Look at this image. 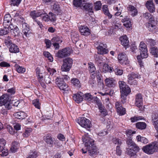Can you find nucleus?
I'll return each mask as SVG.
<instances>
[{
  "label": "nucleus",
  "instance_id": "28",
  "mask_svg": "<svg viewBox=\"0 0 158 158\" xmlns=\"http://www.w3.org/2000/svg\"><path fill=\"white\" fill-rule=\"evenodd\" d=\"M43 13H42L39 11H34L30 13V15L32 18L35 20L36 18L41 16Z\"/></svg>",
  "mask_w": 158,
  "mask_h": 158
},
{
  "label": "nucleus",
  "instance_id": "29",
  "mask_svg": "<svg viewBox=\"0 0 158 158\" xmlns=\"http://www.w3.org/2000/svg\"><path fill=\"white\" fill-rule=\"evenodd\" d=\"M11 32L12 35L15 37L17 36L19 37L22 34V33H21L19 31V28L17 27L14 28L13 30H12V31H11Z\"/></svg>",
  "mask_w": 158,
  "mask_h": 158
},
{
  "label": "nucleus",
  "instance_id": "34",
  "mask_svg": "<svg viewBox=\"0 0 158 158\" xmlns=\"http://www.w3.org/2000/svg\"><path fill=\"white\" fill-rule=\"evenodd\" d=\"M19 20L21 23L22 25V29H29V25L25 23V21L23 17L19 18Z\"/></svg>",
  "mask_w": 158,
  "mask_h": 158
},
{
  "label": "nucleus",
  "instance_id": "44",
  "mask_svg": "<svg viewBox=\"0 0 158 158\" xmlns=\"http://www.w3.org/2000/svg\"><path fill=\"white\" fill-rule=\"evenodd\" d=\"M118 6H114V9L117 11L115 14V16H118L121 14V11L122 10V8L120 6V4H119Z\"/></svg>",
  "mask_w": 158,
  "mask_h": 158
},
{
  "label": "nucleus",
  "instance_id": "24",
  "mask_svg": "<svg viewBox=\"0 0 158 158\" xmlns=\"http://www.w3.org/2000/svg\"><path fill=\"white\" fill-rule=\"evenodd\" d=\"M86 149L88 150L89 154L91 156L95 154L97 152V148L95 145L86 148Z\"/></svg>",
  "mask_w": 158,
  "mask_h": 158
},
{
  "label": "nucleus",
  "instance_id": "62",
  "mask_svg": "<svg viewBox=\"0 0 158 158\" xmlns=\"http://www.w3.org/2000/svg\"><path fill=\"white\" fill-rule=\"evenodd\" d=\"M49 16L50 17V20L52 21H54L56 19L55 15L52 13L50 12L49 13Z\"/></svg>",
  "mask_w": 158,
  "mask_h": 158
},
{
  "label": "nucleus",
  "instance_id": "63",
  "mask_svg": "<svg viewBox=\"0 0 158 158\" xmlns=\"http://www.w3.org/2000/svg\"><path fill=\"white\" fill-rule=\"evenodd\" d=\"M8 32V30L6 29L5 28L4 29H0V36H2L7 34Z\"/></svg>",
  "mask_w": 158,
  "mask_h": 158
},
{
  "label": "nucleus",
  "instance_id": "8",
  "mask_svg": "<svg viewBox=\"0 0 158 158\" xmlns=\"http://www.w3.org/2000/svg\"><path fill=\"white\" fill-rule=\"evenodd\" d=\"M98 66L101 71L103 73H105L108 72H111L113 71L114 68L110 67L104 62H100L98 64Z\"/></svg>",
  "mask_w": 158,
  "mask_h": 158
},
{
  "label": "nucleus",
  "instance_id": "1",
  "mask_svg": "<svg viewBox=\"0 0 158 158\" xmlns=\"http://www.w3.org/2000/svg\"><path fill=\"white\" fill-rule=\"evenodd\" d=\"M142 150L147 154H152L158 151V143L156 142L152 143L143 147Z\"/></svg>",
  "mask_w": 158,
  "mask_h": 158
},
{
  "label": "nucleus",
  "instance_id": "50",
  "mask_svg": "<svg viewBox=\"0 0 158 158\" xmlns=\"http://www.w3.org/2000/svg\"><path fill=\"white\" fill-rule=\"evenodd\" d=\"M32 104L36 108L38 109H40V104L38 99H36L33 100Z\"/></svg>",
  "mask_w": 158,
  "mask_h": 158
},
{
  "label": "nucleus",
  "instance_id": "25",
  "mask_svg": "<svg viewBox=\"0 0 158 158\" xmlns=\"http://www.w3.org/2000/svg\"><path fill=\"white\" fill-rule=\"evenodd\" d=\"M45 141L48 146L52 147L54 143V140L52 138L50 135L47 136L45 139Z\"/></svg>",
  "mask_w": 158,
  "mask_h": 158
},
{
  "label": "nucleus",
  "instance_id": "52",
  "mask_svg": "<svg viewBox=\"0 0 158 158\" xmlns=\"http://www.w3.org/2000/svg\"><path fill=\"white\" fill-rule=\"evenodd\" d=\"M10 39L11 38L10 37L8 36L5 40V43L6 45L7 46V47H10L11 44H13L12 43Z\"/></svg>",
  "mask_w": 158,
  "mask_h": 158
},
{
  "label": "nucleus",
  "instance_id": "51",
  "mask_svg": "<svg viewBox=\"0 0 158 158\" xmlns=\"http://www.w3.org/2000/svg\"><path fill=\"white\" fill-rule=\"evenodd\" d=\"M44 55L46 57L48 58L50 62H52L53 60V58L51 54L48 52H44Z\"/></svg>",
  "mask_w": 158,
  "mask_h": 158
},
{
  "label": "nucleus",
  "instance_id": "27",
  "mask_svg": "<svg viewBox=\"0 0 158 158\" xmlns=\"http://www.w3.org/2000/svg\"><path fill=\"white\" fill-rule=\"evenodd\" d=\"M9 50L11 53H16L19 52V48L15 44H11L9 47Z\"/></svg>",
  "mask_w": 158,
  "mask_h": 158
},
{
  "label": "nucleus",
  "instance_id": "3",
  "mask_svg": "<svg viewBox=\"0 0 158 158\" xmlns=\"http://www.w3.org/2000/svg\"><path fill=\"white\" fill-rule=\"evenodd\" d=\"M63 64L61 67V70L63 72H68L71 68L73 60L70 58L68 57L64 60L63 61Z\"/></svg>",
  "mask_w": 158,
  "mask_h": 158
},
{
  "label": "nucleus",
  "instance_id": "48",
  "mask_svg": "<svg viewBox=\"0 0 158 158\" xmlns=\"http://www.w3.org/2000/svg\"><path fill=\"white\" fill-rule=\"evenodd\" d=\"M21 0H10V4L11 6H18L21 2Z\"/></svg>",
  "mask_w": 158,
  "mask_h": 158
},
{
  "label": "nucleus",
  "instance_id": "4",
  "mask_svg": "<svg viewBox=\"0 0 158 158\" xmlns=\"http://www.w3.org/2000/svg\"><path fill=\"white\" fill-rule=\"evenodd\" d=\"M72 50L69 48H66L58 51L56 56L59 58H63L70 55Z\"/></svg>",
  "mask_w": 158,
  "mask_h": 158
},
{
  "label": "nucleus",
  "instance_id": "5",
  "mask_svg": "<svg viewBox=\"0 0 158 158\" xmlns=\"http://www.w3.org/2000/svg\"><path fill=\"white\" fill-rule=\"evenodd\" d=\"M77 122L81 126L89 131V128L91 127V123L88 119L85 117L79 118L77 120Z\"/></svg>",
  "mask_w": 158,
  "mask_h": 158
},
{
  "label": "nucleus",
  "instance_id": "16",
  "mask_svg": "<svg viewBox=\"0 0 158 158\" xmlns=\"http://www.w3.org/2000/svg\"><path fill=\"white\" fill-rule=\"evenodd\" d=\"M106 44H101L100 45L97 47L98 53L102 55L107 53L108 52V51L106 49Z\"/></svg>",
  "mask_w": 158,
  "mask_h": 158
},
{
  "label": "nucleus",
  "instance_id": "55",
  "mask_svg": "<svg viewBox=\"0 0 158 158\" xmlns=\"http://www.w3.org/2000/svg\"><path fill=\"white\" fill-rule=\"evenodd\" d=\"M37 157V153L35 151L30 152L27 158H36Z\"/></svg>",
  "mask_w": 158,
  "mask_h": 158
},
{
  "label": "nucleus",
  "instance_id": "20",
  "mask_svg": "<svg viewBox=\"0 0 158 158\" xmlns=\"http://www.w3.org/2000/svg\"><path fill=\"white\" fill-rule=\"evenodd\" d=\"M106 85L110 87H114L115 85V81L112 78H107L105 80Z\"/></svg>",
  "mask_w": 158,
  "mask_h": 158
},
{
  "label": "nucleus",
  "instance_id": "64",
  "mask_svg": "<svg viewBox=\"0 0 158 158\" xmlns=\"http://www.w3.org/2000/svg\"><path fill=\"white\" fill-rule=\"evenodd\" d=\"M131 149L133 150L134 151H135L136 152L139 151L140 149V148L135 143L131 148L130 150H131Z\"/></svg>",
  "mask_w": 158,
  "mask_h": 158
},
{
  "label": "nucleus",
  "instance_id": "13",
  "mask_svg": "<svg viewBox=\"0 0 158 158\" xmlns=\"http://www.w3.org/2000/svg\"><path fill=\"white\" fill-rule=\"evenodd\" d=\"M135 104L138 107H140L142 106L143 97L141 94L139 93L136 95Z\"/></svg>",
  "mask_w": 158,
  "mask_h": 158
},
{
  "label": "nucleus",
  "instance_id": "11",
  "mask_svg": "<svg viewBox=\"0 0 158 158\" xmlns=\"http://www.w3.org/2000/svg\"><path fill=\"white\" fill-rule=\"evenodd\" d=\"M138 75L137 74L132 73L128 76V83L131 85H136V81L135 80V78H138Z\"/></svg>",
  "mask_w": 158,
  "mask_h": 158
},
{
  "label": "nucleus",
  "instance_id": "33",
  "mask_svg": "<svg viewBox=\"0 0 158 158\" xmlns=\"http://www.w3.org/2000/svg\"><path fill=\"white\" fill-rule=\"evenodd\" d=\"M16 118L19 119H24L26 117V114L23 112H19L16 113L15 114Z\"/></svg>",
  "mask_w": 158,
  "mask_h": 158
},
{
  "label": "nucleus",
  "instance_id": "22",
  "mask_svg": "<svg viewBox=\"0 0 158 158\" xmlns=\"http://www.w3.org/2000/svg\"><path fill=\"white\" fill-rule=\"evenodd\" d=\"M152 121L155 128L156 130H158V112L152 115Z\"/></svg>",
  "mask_w": 158,
  "mask_h": 158
},
{
  "label": "nucleus",
  "instance_id": "61",
  "mask_svg": "<svg viewBox=\"0 0 158 158\" xmlns=\"http://www.w3.org/2000/svg\"><path fill=\"white\" fill-rule=\"evenodd\" d=\"M113 70L114 71L116 74L118 75H121L123 73V70H122L118 69L117 68L114 69Z\"/></svg>",
  "mask_w": 158,
  "mask_h": 158
},
{
  "label": "nucleus",
  "instance_id": "21",
  "mask_svg": "<svg viewBox=\"0 0 158 158\" xmlns=\"http://www.w3.org/2000/svg\"><path fill=\"white\" fill-rule=\"evenodd\" d=\"M40 69L37 68L36 69V72L38 78L39 79V81L40 82V84L43 87H44L45 85L43 81V77L42 73H40Z\"/></svg>",
  "mask_w": 158,
  "mask_h": 158
},
{
  "label": "nucleus",
  "instance_id": "9",
  "mask_svg": "<svg viewBox=\"0 0 158 158\" xmlns=\"http://www.w3.org/2000/svg\"><path fill=\"white\" fill-rule=\"evenodd\" d=\"M56 83L60 89L64 91H68L69 88L64 82L62 81L61 78H57L56 80Z\"/></svg>",
  "mask_w": 158,
  "mask_h": 158
},
{
  "label": "nucleus",
  "instance_id": "40",
  "mask_svg": "<svg viewBox=\"0 0 158 158\" xmlns=\"http://www.w3.org/2000/svg\"><path fill=\"white\" fill-rule=\"evenodd\" d=\"M150 53L154 56L156 57H158V49L157 48L152 47L150 50Z\"/></svg>",
  "mask_w": 158,
  "mask_h": 158
},
{
  "label": "nucleus",
  "instance_id": "49",
  "mask_svg": "<svg viewBox=\"0 0 158 158\" xmlns=\"http://www.w3.org/2000/svg\"><path fill=\"white\" fill-rule=\"evenodd\" d=\"M32 129L31 128H27L25 130V132L23 134V136L24 137H28L30 133L32 132Z\"/></svg>",
  "mask_w": 158,
  "mask_h": 158
},
{
  "label": "nucleus",
  "instance_id": "38",
  "mask_svg": "<svg viewBox=\"0 0 158 158\" xmlns=\"http://www.w3.org/2000/svg\"><path fill=\"white\" fill-rule=\"evenodd\" d=\"M88 69L90 73H93L94 72H95L96 69L94 64L92 62L88 63Z\"/></svg>",
  "mask_w": 158,
  "mask_h": 158
},
{
  "label": "nucleus",
  "instance_id": "35",
  "mask_svg": "<svg viewBox=\"0 0 158 158\" xmlns=\"http://www.w3.org/2000/svg\"><path fill=\"white\" fill-rule=\"evenodd\" d=\"M128 10L131 12L132 15L133 16H135L137 13L136 8L132 6H129L128 7Z\"/></svg>",
  "mask_w": 158,
  "mask_h": 158
},
{
  "label": "nucleus",
  "instance_id": "30",
  "mask_svg": "<svg viewBox=\"0 0 158 158\" xmlns=\"http://www.w3.org/2000/svg\"><path fill=\"white\" fill-rule=\"evenodd\" d=\"M44 80L46 84H50L54 80V78L52 75H47L45 76Z\"/></svg>",
  "mask_w": 158,
  "mask_h": 158
},
{
  "label": "nucleus",
  "instance_id": "26",
  "mask_svg": "<svg viewBox=\"0 0 158 158\" xmlns=\"http://www.w3.org/2000/svg\"><path fill=\"white\" fill-rule=\"evenodd\" d=\"M122 22L124 23L123 25L126 27L130 28L131 26V21L130 19L127 18V16H125L123 19H122Z\"/></svg>",
  "mask_w": 158,
  "mask_h": 158
},
{
  "label": "nucleus",
  "instance_id": "31",
  "mask_svg": "<svg viewBox=\"0 0 158 158\" xmlns=\"http://www.w3.org/2000/svg\"><path fill=\"white\" fill-rule=\"evenodd\" d=\"M82 7L83 9L91 12L92 10V5L89 3H84L82 5Z\"/></svg>",
  "mask_w": 158,
  "mask_h": 158
},
{
  "label": "nucleus",
  "instance_id": "39",
  "mask_svg": "<svg viewBox=\"0 0 158 158\" xmlns=\"http://www.w3.org/2000/svg\"><path fill=\"white\" fill-rule=\"evenodd\" d=\"M52 11L57 15L60 13L61 10L59 5L57 4H54L53 6Z\"/></svg>",
  "mask_w": 158,
  "mask_h": 158
},
{
  "label": "nucleus",
  "instance_id": "15",
  "mask_svg": "<svg viewBox=\"0 0 158 158\" xmlns=\"http://www.w3.org/2000/svg\"><path fill=\"white\" fill-rule=\"evenodd\" d=\"M83 94L81 92H78L73 96V99L77 103H79L83 100Z\"/></svg>",
  "mask_w": 158,
  "mask_h": 158
},
{
  "label": "nucleus",
  "instance_id": "45",
  "mask_svg": "<svg viewBox=\"0 0 158 158\" xmlns=\"http://www.w3.org/2000/svg\"><path fill=\"white\" fill-rule=\"evenodd\" d=\"M62 42L61 38L58 36L54 37L51 40L52 42L61 43Z\"/></svg>",
  "mask_w": 158,
  "mask_h": 158
},
{
  "label": "nucleus",
  "instance_id": "47",
  "mask_svg": "<svg viewBox=\"0 0 158 158\" xmlns=\"http://www.w3.org/2000/svg\"><path fill=\"white\" fill-rule=\"evenodd\" d=\"M15 67L16 68L17 71L19 73H23L25 72L26 71L25 69L20 67L19 66L16 64L15 65Z\"/></svg>",
  "mask_w": 158,
  "mask_h": 158
},
{
  "label": "nucleus",
  "instance_id": "59",
  "mask_svg": "<svg viewBox=\"0 0 158 158\" xmlns=\"http://www.w3.org/2000/svg\"><path fill=\"white\" fill-rule=\"evenodd\" d=\"M123 107L122 104L121 102H117L115 103V108H116L117 111H119L120 108H122Z\"/></svg>",
  "mask_w": 158,
  "mask_h": 158
},
{
  "label": "nucleus",
  "instance_id": "54",
  "mask_svg": "<svg viewBox=\"0 0 158 158\" xmlns=\"http://www.w3.org/2000/svg\"><path fill=\"white\" fill-rule=\"evenodd\" d=\"M82 3V0H73V4L76 6L79 7Z\"/></svg>",
  "mask_w": 158,
  "mask_h": 158
},
{
  "label": "nucleus",
  "instance_id": "32",
  "mask_svg": "<svg viewBox=\"0 0 158 158\" xmlns=\"http://www.w3.org/2000/svg\"><path fill=\"white\" fill-rule=\"evenodd\" d=\"M136 127L138 129L143 130L146 128V124L144 122H138L136 123Z\"/></svg>",
  "mask_w": 158,
  "mask_h": 158
},
{
  "label": "nucleus",
  "instance_id": "7",
  "mask_svg": "<svg viewBox=\"0 0 158 158\" xmlns=\"http://www.w3.org/2000/svg\"><path fill=\"white\" fill-rule=\"evenodd\" d=\"M6 141L3 139H0V152L1 156H6L8 154V151L6 147Z\"/></svg>",
  "mask_w": 158,
  "mask_h": 158
},
{
  "label": "nucleus",
  "instance_id": "43",
  "mask_svg": "<svg viewBox=\"0 0 158 158\" xmlns=\"http://www.w3.org/2000/svg\"><path fill=\"white\" fill-rule=\"evenodd\" d=\"M143 17L147 19H150L151 21H154L155 20L154 17H153L151 14L149 13H146L143 15Z\"/></svg>",
  "mask_w": 158,
  "mask_h": 158
},
{
  "label": "nucleus",
  "instance_id": "41",
  "mask_svg": "<svg viewBox=\"0 0 158 158\" xmlns=\"http://www.w3.org/2000/svg\"><path fill=\"white\" fill-rule=\"evenodd\" d=\"M102 9H103V11L104 12V13L106 15H107L109 18H111L112 17V15L109 12L107 8V6L106 5L103 6Z\"/></svg>",
  "mask_w": 158,
  "mask_h": 158
},
{
  "label": "nucleus",
  "instance_id": "42",
  "mask_svg": "<svg viewBox=\"0 0 158 158\" xmlns=\"http://www.w3.org/2000/svg\"><path fill=\"white\" fill-rule=\"evenodd\" d=\"M71 39L73 42H76L78 40V35L77 32H74L71 35Z\"/></svg>",
  "mask_w": 158,
  "mask_h": 158
},
{
  "label": "nucleus",
  "instance_id": "53",
  "mask_svg": "<svg viewBox=\"0 0 158 158\" xmlns=\"http://www.w3.org/2000/svg\"><path fill=\"white\" fill-rule=\"evenodd\" d=\"M7 129L8 132H9V133L11 135L14 134L15 132V130L12 127L9 125H8L7 126Z\"/></svg>",
  "mask_w": 158,
  "mask_h": 158
},
{
  "label": "nucleus",
  "instance_id": "57",
  "mask_svg": "<svg viewBox=\"0 0 158 158\" xmlns=\"http://www.w3.org/2000/svg\"><path fill=\"white\" fill-rule=\"evenodd\" d=\"M113 141L114 144L115 145H117L118 146L120 145L122 143L121 140L118 138H113Z\"/></svg>",
  "mask_w": 158,
  "mask_h": 158
},
{
  "label": "nucleus",
  "instance_id": "6",
  "mask_svg": "<svg viewBox=\"0 0 158 158\" xmlns=\"http://www.w3.org/2000/svg\"><path fill=\"white\" fill-rule=\"evenodd\" d=\"M139 49L140 51V55L142 58H145L148 57V49L145 44L143 42H141L139 44Z\"/></svg>",
  "mask_w": 158,
  "mask_h": 158
},
{
  "label": "nucleus",
  "instance_id": "17",
  "mask_svg": "<svg viewBox=\"0 0 158 158\" xmlns=\"http://www.w3.org/2000/svg\"><path fill=\"white\" fill-rule=\"evenodd\" d=\"M79 29L81 34L82 35L87 36L90 34V30L87 27L81 26Z\"/></svg>",
  "mask_w": 158,
  "mask_h": 158
},
{
  "label": "nucleus",
  "instance_id": "19",
  "mask_svg": "<svg viewBox=\"0 0 158 158\" xmlns=\"http://www.w3.org/2000/svg\"><path fill=\"white\" fill-rule=\"evenodd\" d=\"M147 8L151 12H153L155 11V7L152 1H148L146 3Z\"/></svg>",
  "mask_w": 158,
  "mask_h": 158
},
{
  "label": "nucleus",
  "instance_id": "56",
  "mask_svg": "<svg viewBox=\"0 0 158 158\" xmlns=\"http://www.w3.org/2000/svg\"><path fill=\"white\" fill-rule=\"evenodd\" d=\"M22 32L24 35L26 37H28L29 36L31 32L30 31L29 29H22Z\"/></svg>",
  "mask_w": 158,
  "mask_h": 158
},
{
  "label": "nucleus",
  "instance_id": "37",
  "mask_svg": "<svg viewBox=\"0 0 158 158\" xmlns=\"http://www.w3.org/2000/svg\"><path fill=\"white\" fill-rule=\"evenodd\" d=\"M71 83L74 85L78 87H81V84L79 80L76 78H73L71 80Z\"/></svg>",
  "mask_w": 158,
  "mask_h": 158
},
{
  "label": "nucleus",
  "instance_id": "18",
  "mask_svg": "<svg viewBox=\"0 0 158 158\" xmlns=\"http://www.w3.org/2000/svg\"><path fill=\"white\" fill-rule=\"evenodd\" d=\"M120 40L122 44L124 47H128L129 45V41L127 36L126 35L120 37Z\"/></svg>",
  "mask_w": 158,
  "mask_h": 158
},
{
  "label": "nucleus",
  "instance_id": "2",
  "mask_svg": "<svg viewBox=\"0 0 158 158\" xmlns=\"http://www.w3.org/2000/svg\"><path fill=\"white\" fill-rule=\"evenodd\" d=\"M11 100L8 94H4L0 97V104L4 105L6 110H9L11 108Z\"/></svg>",
  "mask_w": 158,
  "mask_h": 158
},
{
  "label": "nucleus",
  "instance_id": "36",
  "mask_svg": "<svg viewBox=\"0 0 158 158\" xmlns=\"http://www.w3.org/2000/svg\"><path fill=\"white\" fill-rule=\"evenodd\" d=\"M119 86L120 88V92L123 90V91L124 90V88H128V85L123 81H119L118 82Z\"/></svg>",
  "mask_w": 158,
  "mask_h": 158
},
{
  "label": "nucleus",
  "instance_id": "10",
  "mask_svg": "<svg viewBox=\"0 0 158 158\" xmlns=\"http://www.w3.org/2000/svg\"><path fill=\"white\" fill-rule=\"evenodd\" d=\"M82 140L83 142L85 143V145L86 148L95 145L94 143V141L90 138L88 134H85V136H83Z\"/></svg>",
  "mask_w": 158,
  "mask_h": 158
},
{
  "label": "nucleus",
  "instance_id": "23",
  "mask_svg": "<svg viewBox=\"0 0 158 158\" xmlns=\"http://www.w3.org/2000/svg\"><path fill=\"white\" fill-rule=\"evenodd\" d=\"M19 144L18 142L14 141L12 143L10 151L12 153L16 152L19 148Z\"/></svg>",
  "mask_w": 158,
  "mask_h": 158
},
{
  "label": "nucleus",
  "instance_id": "12",
  "mask_svg": "<svg viewBox=\"0 0 158 158\" xmlns=\"http://www.w3.org/2000/svg\"><path fill=\"white\" fill-rule=\"evenodd\" d=\"M118 58L120 64H126L128 63V58L126 54L123 53L120 54L118 55Z\"/></svg>",
  "mask_w": 158,
  "mask_h": 158
},
{
  "label": "nucleus",
  "instance_id": "58",
  "mask_svg": "<svg viewBox=\"0 0 158 158\" xmlns=\"http://www.w3.org/2000/svg\"><path fill=\"white\" fill-rule=\"evenodd\" d=\"M12 19L9 14L6 15L4 18V21H7L9 22H11Z\"/></svg>",
  "mask_w": 158,
  "mask_h": 158
},
{
  "label": "nucleus",
  "instance_id": "46",
  "mask_svg": "<svg viewBox=\"0 0 158 158\" xmlns=\"http://www.w3.org/2000/svg\"><path fill=\"white\" fill-rule=\"evenodd\" d=\"M83 99L85 100L90 101L93 98V97L90 93H88L85 94H83Z\"/></svg>",
  "mask_w": 158,
  "mask_h": 158
},
{
  "label": "nucleus",
  "instance_id": "14",
  "mask_svg": "<svg viewBox=\"0 0 158 158\" xmlns=\"http://www.w3.org/2000/svg\"><path fill=\"white\" fill-rule=\"evenodd\" d=\"M124 90L123 91V90L120 92L121 93V98H122V102L123 103L126 99L127 96L131 92V90L130 88L128 86V88L123 89Z\"/></svg>",
  "mask_w": 158,
  "mask_h": 158
},
{
  "label": "nucleus",
  "instance_id": "60",
  "mask_svg": "<svg viewBox=\"0 0 158 158\" xmlns=\"http://www.w3.org/2000/svg\"><path fill=\"white\" fill-rule=\"evenodd\" d=\"M101 5L102 4L100 2H97L95 4L94 9L96 10H100L101 8Z\"/></svg>",
  "mask_w": 158,
  "mask_h": 158
}]
</instances>
